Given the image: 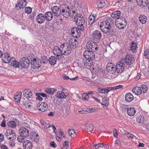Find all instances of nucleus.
<instances>
[{
    "label": "nucleus",
    "mask_w": 149,
    "mask_h": 149,
    "mask_svg": "<svg viewBox=\"0 0 149 149\" xmlns=\"http://www.w3.org/2000/svg\"><path fill=\"white\" fill-rule=\"evenodd\" d=\"M61 14L64 17H68L71 15V10L68 6L65 4L61 6Z\"/></svg>",
    "instance_id": "obj_1"
},
{
    "label": "nucleus",
    "mask_w": 149,
    "mask_h": 149,
    "mask_svg": "<svg viewBox=\"0 0 149 149\" xmlns=\"http://www.w3.org/2000/svg\"><path fill=\"white\" fill-rule=\"evenodd\" d=\"M126 21V19L123 17L117 18L115 20L116 26L120 29L124 28L127 25Z\"/></svg>",
    "instance_id": "obj_2"
},
{
    "label": "nucleus",
    "mask_w": 149,
    "mask_h": 149,
    "mask_svg": "<svg viewBox=\"0 0 149 149\" xmlns=\"http://www.w3.org/2000/svg\"><path fill=\"white\" fill-rule=\"evenodd\" d=\"M100 27L101 30L105 33L109 32L110 30L111 25H109V22L106 21L101 22Z\"/></svg>",
    "instance_id": "obj_3"
},
{
    "label": "nucleus",
    "mask_w": 149,
    "mask_h": 149,
    "mask_svg": "<svg viewBox=\"0 0 149 149\" xmlns=\"http://www.w3.org/2000/svg\"><path fill=\"white\" fill-rule=\"evenodd\" d=\"M98 45L93 40L88 41L86 44V47L88 50L96 51L98 49Z\"/></svg>",
    "instance_id": "obj_4"
},
{
    "label": "nucleus",
    "mask_w": 149,
    "mask_h": 149,
    "mask_svg": "<svg viewBox=\"0 0 149 149\" xmlns=\"http://www.w3.org/2000/svg\"><path fill=\"white\" fill-rule=\"evenodd\" d=\"M60 48L62 49L63 54L68 55L72 51V48L67 43L63 44L61 45Z\"/></svg>",
    "instance_id": "obj_5"
},
{
    "label": "nucleus",
    "mask_w": 149,
    "mask_h": 149,
    "mask_svg": "<svg viewBox=\"0 0 149 149\" xmlns=\"http://www.w3.org/2000/svg\"><path fill=\"white\" fill-rule=\"evenodd\" d=\"M92 51L88 50L86 51L84 53V56L85 57L86 59H88V61L90 62L91 61L89 60H91L95 58V54Z\"/></svg>",
    "instance_id": "obj_6"
},
{
    "label": "nucleus",
    "mask_w": 149,
    "mask_h": 149,
    "mask_svg": "<svg viewBox=\"0 0 149 149\" xmlns=\"http://www.w3.org/2000/svg\"><path fill=\"white\" fill-rule=\"evenodd\" d=\"M19 133L22 137L21 140L24 139V138L27 137L29 135V132L28 130L25 127L21 128L19 130Z\"/></svg>",
    "instance_id": "obj_7"
},
{
    "label": "nucleus",
    "mask_w": 149,
    "mask_h": 149,
    "mask_svg": "<svg viewBox=\"0 0 149 149\" xmlns=\"http://www.w3.org/2000/svg\"><path fill=\"white\" fill-rule=\"evenodd\" d=\"M30 62L28 58L24 57L21 59L20 64L22 68H26L29 67Z\"/></svg>",
    "instance_id": "obj_8"
},
{
    "label": "nucleus",
    "mask_w": 149,
    "mask_h": 149,
    "mask_svg": "<svg viewBox=\"0 0 149 149\" xmlns=\"http://www.w3.org/2000/svg\"><path fill=\"white\" fill-rule=\"evenodd\" d=\"M134 59L131 55L127 54L125 57L124 62L127 65H132L134 63Z\"/></svg>",
    "instance_id": "obj_9"
},
{
    "label": "nucleus",
    "mask_w": 149,
    "mask_h": 149,
    "mask_svg": "<svg viewBox=\"0 0 149 149\" xmlns=\"http://www.w3.org/2000/svg\"><path fill=\"white\" fill-rule=\"evenodd\" d=\"M3 58H2L3 62L4 63H8L13 59V58L10 56V55L8 53H5L3 54Z\"/></svg>",
    "instance_id": "obj_10"
},
{
    "label": "nucleus",
    "mask_w": 149,
    "mask_h": 149,
    "mask_svg": "<svg viewBox=\"0 0 149 149\" xmlns=\"http://www.w3.org/2000/svg\"><path fill=\"white\" fill-rule=\"evenodd\" d=\"M52 13L55 16H59L61 13V7L57 6H53L51 8Z\"/></svg>",
    "instance_id": "obj_11"
},
{
    "label": "nucleus",
    "mask_w": 149,
    "mask_h": 149,
    "mask_svg": "<svg viewBox=\"0 0 149 149\" xmlns=\"http://www.w3.org/2000/svg\"><path fill=\"white\" fill-rule=\"evenodd\" d=\"M62 49L60 48L58 46H55L54 47L53 49V52L55 55L59 58V56H61L63 54V51H62Z\"/></svg>",
    "instance_id": "obj_12"
},
{
    "label": "nucleus",
    "mask_w": 149,
    "mask_h": 149,
    "mask_svg": "<svg viewBox=\"0 0 149 149\" xmlns=\"http://www.w3.org/2000/svg\"><path fill=\"white\" fill-rule=\"evenodd\" d=\"M32 66L34 69H38L41 65V60L38 58L33 62L31 63Z\"/></svg>",
    "instance_id": "obj_13"
},
{
    "label": "nucleus",
    "mask_w": 149,
    "mask_h": 149,
    "mask_svg": "<svg viewBox=\"0 0 149 149\" xmlns=\"http://www.w3.org/2000/svg\"><path fill=\"white\" fill-rule=\"evenodd\" d=\"M124 64L122 62H119L116 66V71L118 73H121L124 70Z\"/></svg>",
    "instance_id": "obj_14"
},
{
    "label": "nucleus",
    "mask_w": 149,
    "mask_h": 149,
    "mask_svg": "<svg viewBox=\"0 0 149 149\" xmlns=\"http://www.w3.org/2000/svg\"><path fill=\"white\" fill-rule=\"evenodd\" d=\"M72 35L74 37L78 38L80 35V31L78 28L74 27L71 30Z\"/></svg>",
    "instance_id": "obj_15"
},
{
    "label": "nucleus",
    "mask_w": 149,
    "mask_h": 149,
    "mask_svg": "<svg viewBox=\"0 0 149 149\" xmlns=\"http://www.w3.org/2000/svg\"><path fill=\"white\" fill-rule=\"evenodd\" d=\"M84 128L87 132H91L94 129V126L91 123H87L85 124Z\"/></svg>",
    "instance_id": "obj_16"
},
{
    "label": "nucleus",
    "mask_w": 149,
    "mask_h": 149,
    "mask_svg": "<svg viewBox=\"0 0 149 149\" xmlns=\"http://www.w3.org/2000/svg\"><path fill=\"white\" fill-rule=\"evenodd\" d=\"M23 147L25 149H31L32 148V144L29 140H26L23 143Z\"/></svg>",
    "instance_id": "obj_17"
},
{
    "label": "nucleus",
    "mask_w": 149,
    "mask_h": 149,
    "mask_svg": "<svg viewBox=\"0 0 149 149\" xmlns=\"http://www.w3.org/2000/svg\"><path fill=\"white\" fill-rule=\"evenodd\" d=\"M41 105V107L38 109L39 110L42 112L45 111H47L48 109V104L46 102H43L42 104H41L38 103V107H40V106Z\"/></svg>",
    "instance_id": "obj_18"
},
{
    "label": "nucleus",
    "mask_w": 149,
    "mask_h": 149,
    "mask_svg": "<svg viewBox=\"0 0 149 149\" xmlns=\"http://www.w3.org/2000/svg\"><path fill=\"white\" fill-rule=\"evenodd\" d=\"M27 3L26 0H19L18 4L16 5V7L17 9L24 8L26 6Z\"/></svg>",
    "instance_id": "obj_19"
},
{
    "label": "nucleus",
    "mask_w": 149,
    "mask_h": 149,
    "mask_svg": "<svg viewBox=\"0 0 149 149\" xmlns=\"http://www.w3.org/2000/svg\"><path fill=\"white\" fill-rule=\"evenodd\" d=\"M92 36L94 39L99 40L101 38L102 34L100 31L95 30L93 32Z\"/></svg>",
    "instance_id": "obj_20"
},
{
    "label": "nucleus",
    "mask_w": 149,
    "mask_h": 149,
    "mask_svg": "<svg viewBox=\"0 0 149 149\" xmlns=\"http://www.w3.org/2000/svg\"><path fill=\"white\" fill-rule=\"evenodd\" d=\"M138 5L142 7L147 6L148 3V0H136Z\"/></svg>",
    "instance_id": "obj_21"
},
{
    "label": "nucleus",
    "mask_w": 149,
    "mask_h": 149,
    "mask_svg": "<svg viewBox=\"0 0 149 149\" xmlns=\"http://www.w3.org/2000/svg\"><path fill=\"white\" fill-rule=\"evenodd\" d=\"M45 19L44 15L42 14H39L37 16L36 20L40 24L43 23L45 21Z\"/></svg>",
    "instance_id": "obj_22"
},
{
    "label": "nucleus",
    "mask_w": 149,
    "mask_h": 149,
    "mask_svg": "<svg viewBox=\"0 0 149 149\" xmlns=\"http://www.w3.org/2000/svg\"><path fill=\"white\" fill-rule=\"evenodd\" d=\"M44 16L45 19L47 21H50L53 18V15L52 13L50 11L47 12L45 13Z\"/></svg>",
    "instance_id": "obj_23"
},
{
    "label": "nucleus",
    "mask_w": 149,
    "mask_h": 149,
    "mask_svg": "<svg viewBox=\"0 0 149 149\" xmlns=\"http://www.w3.org/2000/svg\"><path fill=\"white\" fill-rule=\"evenodd\" d=\"M17 121L16 119H13L12 120L8 121L7 124V125L8 127L11 128H14L16 126V123Z\"/></svg>",
    "instance_id": "obj_24"
},
{
    "label": "nucleus",
    "mask_w": 149,
    "mask_h": 149,
    "mask_svg": "<svg viewBox=\"0 0 149 149\" xmlns=\"http://www.w3.org/2000/svg\"><path fill=\"white\" fill-rule=\"evenodd\" d=\"M23 94L24 96L27 98H30L32 95L31 91L28 89L25 90Z\"/></svg>",
    "instance_id": "obj_25"
},
{
    "label": "nucleus",
    "mask_w": 149,
    "mask_h": 149,
    "mask_svg": "<svg viewBox=\"0 0 149 149\" xmlns=\"http://www.w3.org/2000/svg\"><path fill=\"white\" fill-rule=\"evenodd\" d=\"M133 99L134 97L133 95L130 93H127L125 96V100L128 102H131Z\"/></svg>",
    "instance_id": "obj_26"
},
{
    "label": "nucleus",
    "mask_w": 149,
    "mask_h": 149,
    "mask_svg": "<svg viewBox=\"0 0 149 149\" xmlns=\"http://www.w3.org/2000/svg\"><path fill=\"white\" fill-rule=\"evenodd\" d=\"M132 91L134 93L137 95H139L142 93V91H141L140 86L139 87H136L132 89Z\"/></svg>",
    "instance_id": "obj_27"
},
{
    "label": "nucleus",
    "mask_w": 149,
    "mask_h": 149,
    "mask_svg": "<svg viewBox=\"0 0 149 149\" xmlns=\"http://www.w3.org/2000/svg\"><path fill=\"white\" fill-rule=\"evenodd\" d=\"M120 11H115L111 14V16L112 18L116 19L117 18L120 17Z\"/></svg>",
    "instance_id": "obj_28"
},
{
    "label": "nucleus",
    "mask_w": 149,
    "mask_h": 149,
    "mask_svg": "<svg viewBox=\"0 0 149 149\" xmlns=\"http://www.w3.org/2000/svg\"><path fill=\"white\" fill-rule=\"evenodd\" d=\"M93 63L92 64L91 63V65L92 66V68L93 70L96 72H99L101 70V68L99 65L95 63L94 65H93Z\"/></svg>",
    "instance_id": "obj_29"
},
{
    "label": "nucleus",
    "mask_w": 149,
    "mask_h": 149,
    "mask_svg": "<svg viewBox=\"0 0 149 149\" xmlns=\"http://www.w3.org/2000/svg\"><path fill=\"white\" fill-rule=\"evenodd\" d=\"M22 93L21 92L17 93L14 96V98L16 102H19L21 99Z\"/></svg>",
    "instance_id": "obj_30"
},
{
    "label": "nucleus",
    "mask_w": 149,
    "mask_h": 149,
    "mask_svg": "<svg viewBox=\"0 0 149 149\" xmlns=\"http://www.w3.org/2000/svg\"><path fill=\"white\" fill-rule=\"evenodd\" d=\"M127 113L128 115L133 116L135 113V109L133 107L129 108L127 110Z\"/></svg>",
    "instance_id": "obj_31"
},
{
    "label": "nucleus",
    "mask_w": 149,
    "mask_h": 149,
    "mask_svg": "<svg viewBox=\"0 0 149 149\" xmlns=\"http://www.w3.org/2000/svg\"><path fill=\"white\" fill-rule=\"evenodd\" d=\"M137 117L136 119V121L138 123H143L145 120L146 118L143 115L139 116H137Z\"/></svg>",
    "instance_id": "obj_32"
},
{
    "label": "nucleus",
    "mask_w": 149,
    "mask_h": 149,
    "mask_svg": "<svg viewBox=\"0 0 149 149\" xmlns=\"http://www.w3.org/2000/svg\"><path fill=\"white\" fill-rule=\"evenodd\" d=\"M31 139H33V140L36 143L38 142L39 139V137L38 134H36V132H34L32 133Z\"/></svg>",
    "instance_id": "obj_33"
},
{
    "label": "nucleus",
    "mask_w": 149,
    "mask_h": 149,
    "mask_svg": "<svg viewBox=\"0 0 149 149\" xmlns=\"http://www.w3.org/2000/svg\"><path fill=\"white\" fill-rule=\"evenodd\" d=\"M56 96L59 98H65L66 97V95L62 91H59L57 92Z\"/></svg>",
    "instance_id": "obj_34"
},
{
    "label": "nucleus",
    "mask_w": 149,
    "mask_h": 149,
    "mask_svg": "<svg viewBox=\"0 0 149 149\" xmlns=\"http://www.w3.org/2000/svg\"><path fill=\"white\" fill-rule=\"evenodd\" d=\"M139 20L140 22L141 23L145 24L147 20L146 17L144 15H140L139 17Z\"/></svg>",
    "instance_id": "obj_35"
},
{
    "label": "nucleus",
    "mask_w": 149,
    "mask_h": 149,
    "mask_svg": "<svg viewBox=\"0 0 149 149\" xmlns=\"http://www.w3.org/2000/svg\"><path fill=\"white\" fill-rule=\"evenodd\" d=\"M95 16H94L93 15H90L88 18V21L89 25L91 24L94 22L95 20Z\"/></svg>",
    "instance_id": "obj_36"
},
{
    "label": "nucleus",
    "mask_w": 149,
    "mask_h": 149,
    "mask_svg": "<svg viewBox=\"0 0 149 149\" xmlns=\"http://www.w3.org/2000/svg\"><path fill=\"white\" fill-rule=\"evenodd\" d=\"M56 60L57 58L54 56L50 57L49 59V63L51 64L52 65H54L56 64Z\"/></svg>",
    "instance_id": "obj_37"
},
{
    "label": "nucleus",
    "mask_w": 149,
    "mask_h": 149,
    "mask_svg": "<svg viewBox=\"0 0 149 149\" xmlns=\"http://www.w3.org/2000/svg\"><path fill=\"white\" fill-rule=\"evenodd\" d=\"M100 103L102 105L107 106L109 104L108 98L107 97H102V102Z\"/></svg>",
    "instance_id": "obj_38"
},
{
    "label": "nucleus",
    "mask_w": 149,
    "mask_h": 149,
    "mask_svg": "<svg viewBox=\"0 0 149 149\" xmlns=\"http://www.w3.org/2000/svg\"><path fill=\"white\" fill-rule=\"evenodd\" d=\"M97 5L99 8H102L106 6V3L103 0L99 1L97 2Z\"/></svg>",
    "instance_id": "obj_39"
},
{
    "label": "nucleus",
    "mask_w": 149,
    "mask_h": 149,
    "mask_svg": "<svg viewBox=\"0 0 149 149\" xmlns=\"http://www.w3.org/2000/svg\"><path fill=\"white\" fill-rule=\"evenodd\" d=\"M13 59H14V60L11 61V65L15 68L18 67L19 66V62L15 60L14 58H13Z\"/></svg>",
    "instance_id": "obj_40"
},
{
    "label": "nucleus",
    "mask_w": 149,
    "mask_h": 149,
    "mask_svg": "<svg viewBox=\"0 0 149 149\" xmlns=\"http://www.w3.org/2000/svg\"><path fill=\"white\" fill-rule=\"evenodd\" d=\"M115 66H112L111 68H107V71L109 73L111 74H113L116 71V69Z\"/></svg>",
    "instance_id": "obj_41"
},
{
    "label": "nucleus",
    "mask_w": 149,
    "mask_h": 149,
    "mask_svg": "<svg viewBox=\"0 0 149 149\" xmlns=\"http://www.w3.org/2000/svg\"><path fill=\"white\" fill-rule=\"evenodd\" d=\"M68 132L69 135L71 136L72 138L76 136L75 131L74 130L69 129Z\"/></svg>",
    "instance_id": "obj_42"
},
{
    "label": "nucleus",
    "mask_w": 149,
    "mask_h": 149,
    "mask_svg": "<svg viewBox=\"0 0 149 149\" xmlns=\"http://www.w3.org/2000/svg\"><path fill=\"white\" fill-rule=\"evenodd\" d=\"M68 45H69V46L71 47V48L72 47L73 49H75L77 47V46H76L75 43L73 42V39H72L70 40L69 44H68Z\"/></svg>",
    "instance_id": "obj_43"
},
{
    "label": "nucleus",
    "mask_w": 149,
    "mask_h": 149,
    "mask_svg": "<svg viewBox=\"0 0 149 149\" xmlns=\"http://www.w3.org/2000/svg\"><path fill=\"white\" fill-rule=\"evenodd\" d=\"M137 45L135 43H132L130 46V50L133 52H136V51Z\"/></svg>",
    "instance_id": "obj_44"
},
{
    "label": "nucleus",
    "mask_w": 149,
    "mask_h": 149,
    "mask_svg": "<svg viewBox=\"0 0 149 149\" xmlns=\"http://www.w3.org/2000/svg\"><path fill=\"white\" fill-rule=\"evenodd\" d=\"M45 91L48 93L53 94L56 91V89L54 88H50L46 89Z\"/></svg>",
    "instance_id": "obj_45"
},
{
    "label": "nucleus",
    "mask_w": 149,
    "mask_h": 149,
    "mask_svg": "<svg viewBox=\"0 0 149 149\" xmlns=\"http://www.w3.org/2000/svg\"><path fill=\"white\" fill-rule=\"evenodd\" d=\"M141 91L142 93H146L148 90V87L144 85H142L140 86Z\"/></svg>",
    "instance_id": "obj_46"
},
{
    "label": "nucleus",
    "mask_w": 149,
    "mask_h": 149,
    "mask_svg": "<svg viewBox=\"0 0 149 149\" xmlns=\"http://www.w3.org/2000/svg\"><path fill=\"white\" fill-rule=\"evenodd\" d=\"M76 24L77 25H80L84 24L85 21V19H82L81 20H79L75 21Z\"/></svg>",
    "instance_id": "obj_47"
},
{
    "label": "nucleus",
    "mask_w": 149,
    "mask_h": 149,
    "mask_svg": "<svg viewBox=\"0 0 149 149\" xmlns=\"http://www.w3.org/2000/svg\"><path fill=\"white\" fill-rule=\"evenodd\" d=\"M63 78L64 79L67 80L69 79L71 80H74L78 79V77H76L75 78H70L68 76H66V75L63 74Z\"/></svg>",
    "instance_id": "obj_48"
},
{
    "label": "nucleus",
    "mask_w": 149,
    "mask_h": 149,
    "mask_svg": "<svg viewBox=\"0 0 149 149\" xmlns=\"http://www.w3.org/2000/svg\"><path fill=\"white\" fill-rule=\"evenodd\" d=\"M64 133L62 131H60L56 135V139L58 141L59 139H61V137L63 136V137H65Z\"/></svg>",
    "instance_id": "obj_49"
},
{
    "label": "nucleus",
    "mask_w": 149,
    "mask_h": 149,
    "mask_svg": "<svg viewBox=\"0 0 149 149\" xmlns=\"http://www.w3.org/2000/svg\"><path fill=\"white\" fill-rule=\"evenodd\" d=\"M63 21V19L60 16H57L56 23L58 24H61L62 23Z\"/></svg>",
    "instance_id": "obj_50"
},
{
    "label": "nucleus",
    "mask_w": 149,
    "mask_h": 149,
    "mask_svg": "<svg viewBox=\"0 0 149 149\" xmlns=\"http://www.w3.org/2000/svg\"><path fill=\"white\" fill-rule=\"evenodd\" d=\"M82 19H84L82 15L80 14H77L75 16V21L81 20Z\"/></svg>",
    "instance_id": "obj_51"
},
{
    "label": "nucleus",
    "mask_w": 149,
    "mask_h": 149,
    "mask_svg": "<svg viewBox=\"0 0 149 149\" xmlns=\"http://www.w3.org/2000/svg\"><path fill=\"white\" fill-rule=\"evenodd\" d=\"M25 12L28 14H30L32 12V9L30 7H26L25 8Z\"/></svg>",
    "instance_id": "obj_52"
},
{
    "label": "nucleus",
    "mask_w": 149,
    "mask_h": 149,
    "mask_svg": "<svg viewBox=\"0 0 149 149\" xmlns=\"http://www.w3.org/2000/svg\"><path fill=\"white\" fill-rule=\"evenodd\" d=\"M82 97L83 100L86 101L89 98L88 93L87 94L86 93H84L83 94Z\"/></svg>",
    "instance_id": "obj_53"
},
{
    "label": "nucleus",
    "mask_w": 149,
    "mask_h": 149,
    "mask_svg": "<svg viewBox=\"0 0 149 149\" xmlns=\"http://www.w3.org/2000/svg\"><path fill=\"white\" fill-rule=\"evenodd\" d=\"M144 55L147 58L149 59V49H146L144 52Z\"/></svg>",
    "instance_id": "obj_54"
},
{
    "label": "nucleus",
    "mask_w": 149,
    "mask_h": 149,
    "mask_svg": "<svg viewBox=\"0 0 149 149\" xmlns=\"http://www.w3.org/2000/svg\"><path fill=\"white\" fill-rule=\"evenodd\" d=\"M80 62H81L80 63V64L82 66L83 65H84L86 63H89L87 61V60H86V59H81Z\"/></svg>",
    "instance_id": "obj_55"
},
{
    "label": "nucleus",
    "mask_w": 149,
    "mask_h": 149,
    "mask_svg": "<svg viewBox=\"0 0 149 149\" xmlns=\"http://www.w3.org/2000/svg\"><path fill=\"white\" fill-rule=\"evenodd\" d=\"M15 138V133L13 134H10L9 135V136L8 137L9 139L13 140Z\"/></svg>",
    "instance_id": "obj_56"
},
{
    "label": "nucleus",
    "mask_w": 149,
    "mask_h": 149,
    "mask_svg": "<svg viewBox=\"0 0 149 149\" xmlns=\"http://www.w3.org/2000/svg\"><path fill=\"white\" fill-rule=\"evenodd\" d=\"M36 95L37 96L36 99L37 100H38L40 101H41L43 100V98L41 97V96L40 93H37L36 94Z\"/></svg>",
    "instance_id": "obj_57"
},
{
    "label": "nucleus",
    "mask_w": 149,
    "mask_h": 149,
    "mask_svg": "<svg viewBox=\"0 0 149 149\" xmlns=\"http://www.w3.org/2000/svg\"><path fill=\"white\" fill-rule=\"evenodd\" d=\"M30 58L32 62H33L35 60H36L38 58L35 57L34 55L32 54Z\"/></svg>",
    "instance_id": "obj_58"
},
{
    "label": "nucleus",
    "mask_w": 149,
    "mask_h": 149,
    "mask_svg": "<svg viewBox=\"0 0 149 149\" xmlns=\"http://www.w3.org/2000/svg\"><path fill=\"white\" fill-rule=\"evenodd\" d=\"M70 105L69 104H65L64 106L65 107L64 108H65V110L66 111H68L70 109Z\"/></svg>",
    "instance_id": "obj_59"
},
{
    "label": "nucleus",
    "mask_w": 149,
    "mask_h": 149,
    "mask_svg": "<svg viewBox=\"0 0 149 149\" xmlns=\"http://www.w3.org/2000/svg\"><path fill=\"white\" fill-rule=\"evenodd\" d=\"M107 22H109V25H110L111 24H112L113 23V21L112 20V19H111L110 18H108L107 19V21H106Z\"/></svg>",
    "instance_id": "obj_60"
},
{
    "label": "nucleus",
    "mask_w": 149,
    "mask_h": 149,
    "mask_svg": "<svg viewBox=\"0 0 149 149\" xmlns=\"http://www.w3.org/2000/svg\"><path fill=\"white\" fill-rule=\"evenodd\" d=\"M113 133L114 136H115L117 138L118 135V131L116 129H114L113 130Z\"/></svg>",
    "instance_id": "obj_61"
},
{
    "label": "nucleus",
    "mask_w": 149,
    "mask_h": 149,
    "mask_svg": "<svg viewBox=\"0 0 149 149\" xmlns=\"http://www.w3.org/2000/svg\"><path fill=\"white\" fill-rule=\"evenodd\" d=\"M50 145L51 147L55 148L56 147V144L54 141H52L50 143Z\"/></svg>",
    "instance_id": "obj_62"
},
{
    "label": "nucleus",
    "mask_w": 149,
    "mask_h": 149,
    "mask_svg": "<svg viewBox=\"0 0 149 149\" xmlns=\"http://www.w3.org/2000/svg\"><path fill=\"white\" fill-rule=\"evenodd\" d=\"M84 24L82 25H78V29L79 30H81V31H83L84 30V27L83 26Z\"/></svg>",
    "instance_id": "obj_63"
},
{
    "label": "nucleus",
    "mask_w": 149,
    "mask_h": 149,
    "mask_svg": "<svg viewBox=\"0 0 149 149\" xmlns=\"http://www.w3.org/2000/svg\"><path fill=\"white\" fill-rule=\"evenodd\" d=\"M98 91L102 93H105V91L104 88L102 89L101 88H98Z\"/></svg>",
    "instance_id": "obj_64"
}]
</instances>
